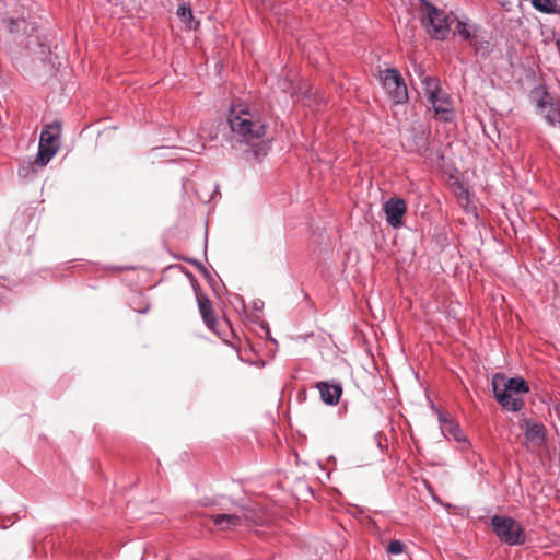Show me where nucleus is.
I'll use <instances>...</instances> for the list:
<instances>
[{
    "instance_id": "11",
    "label": "nucleus",
    "mask_w": 560,
    "mask_h": 560,
    "mask_svg": "<svg viewBox=\"0 0 560 560\" xmlns=\"http://www.w3.org/2000/svg\"><path fill=\"white\" fill-rule=\"evenodd\" d=\"M549 100V95L544 93V96L537 101V109L549 125L560 128V106L551 103Z\"/></svg>"
},
{
    "instance_id": "20",
    "label": "nucleus",
    "mask_w": 560,
    "mask_h": 560,
    "mask_svg": "<svg viewBox=\"0 0 560 560\" xmlns=\"http://www.w3.org/2000/svg\"><path fill=\"white\" fill-rule=\"evenodd\" d=\"M406 546L402 541L400 540H392L386 550L388 553H392V555H400L404 552Z\"/></svg>"
},
{
    "instance_id": "3",
    "label": "nucleus",
    "mask_w": 560,
    "mask_h": 560,
    "mask_svg": "<svg viewBox=\"0 0 560 560\" xmlns=\"http://www.w3.org/2000/svg\"><path fill=\"white\" fill-rule=\"evenodd\" d=\"M421 82L435 117L442 121H451L453 119L452 102L448 95L441 91L439 81L431 77H423Z\"/></svg>"
},
{
    "instance_id": "5",
    "label": "nucleus",
    "mask_w": 560,
    "mask_h": 560,
    "mask_svg": "<svg viewBox=\"0 0 560 560\" xmlns=\"http://www.w3.org/2000/svg\"><path fill=\"white\" fill-rule=\"evenodd\" d=\"M421 23L431 38L444 40L450 34L448 16L431 3L422 8Z\"/></svg>"
},
{
    "instance_id": "1",
    "label": "nucleus",
    "mask_w": 560,
    "mask_h": 560,
    "mask_svg": "<svg viewBox=\"0 0 560 560\" xmlns=\"http://www.w3.org/2000/svg\"><path fill=\"white\" fill-rule=\"evenodd\" d=\"M228 121L234 141L245 145V153H250L255 159L267 155L269 145L265 140L267 121L261 113L246 104L232 105Z\"/></svg>"
},
{
    "instance_id": "21",
    "label": "nucleus",
    "mask_w": 560,
    "mask_h": 560,
    "mask_svg": "<svg viewBox=\"0 0 560 560\" xmlns=\"http://www.w3.org/2000/svg\"><path fill=\"white\" fill-rule=\"evenodd\" d=\"M199 266L200 269L205 270V268L202 267V265L200 264H197Z\"/></svg>"
},
{
    "instance_id": "10",
    "label": "nucleus",
    "mask_w": 560,
    "mask_h": 560,
    "mask_svg": "<svg viewBox=\"0 0 560 560\" xmlns=\"http://www.w3.org/2000/svg\"><path fill=\"white\" fill-rule=\"evenodd\" d=\"M520 428L524 430L526 440L535 445H542L546 441L545 427L536 421L528 418H522L520 420Z\"/></svg>"
},
{
    "instance_id": "14",
    "label": "nucleus",
    "mask_w": 560,
    "mask_h": 560,
    "mask_svg": "<svg viewBox=\"0 0 560 560\" xmlns=\"http://www.w3.org/2000/svg\"><path fill=\"white\" fill-rule=\"evenodd\" d=\"M244 515L240 514H212L210 515V518L212 520L213 524L222 529H231L236 526H240L242 524Z\"/></svg>"
},
{
    "instance_id": "18",
    "label": "nucleus",
    "mask_w": 560,
    "mask_h": 560,
    "mask_svg": "<svg viewBox=\"0 0 560 560\" xmlns=\"http://www.w3.org/2000/svg\"><path fill=\"white\" fill-rule=\"evenodd\" d=\"M176 14L185 24L191 27L194 15L189 4L180 3L177 8Z\"/></svg>"
},
{
    "instance_id": "15",
    "label": "nucleus",
    "mask_w": 560,
    "mask_h": 560,
    "mask_svg": "<svg viewBox=\"0 0 560 560\" xmlns=\"http://www.w3.org/2000/svg\"><path fill=\"white\" fill-rule=\"evenodd\" d=\"M532 5L541 13L560 14V3L558 0H532Z\"/></svg>"
},
{
    "instance_id": "8",
    "label": "nucleus",
    "mask_w": 560,
    "mask_h": 560,
    "mask_svg": "<svg viewBox=\"0 0 560 560\" xmlns=\"http://www.w3.org/2000/svg\"><path fill=\"white\" fill-rule=\"evenodd\" d=\"M9 32L16 38H20V43L31 48L34 45L44 46V42L37 34L38 28L33 23L27 22L25 19H10L7 22Z\"/></svg>"
},
{
    "instance_id": "7",
    "label": "nucleus",
    "mask_w": 560,
    "mask_h": 560,
    "mask_svg": "<svg viewBox=\"0 0 560 560\" xmlns=\"http://www.w3.org/2000/svg\"><path fill=\"white\" fill-rule=\"evenodd\" d=\"M381 81L384 90L395 104H402L407 102V86L398 70L389 68L382 71Z\"/></svg>"
},
{
    "instance_id": "13",
    "label": "nucleus",
    "mask_w": 560,
    "mask_h": 560,
    "mask_svg": "<svg viewBox=\"0 0 560 560\" xmlns=\"http://www.w3.org/2000/svg\"><path fill=\"white\" fill-rule=\"evenodd\" d=\"M439 421L442 434L446 439H453L456 442H466V436L459 425L443 413H439Z\"/></svg>"
},
{
    "instance_id": "17",
    "label": "nucleus",
    "mask_w": 560,
    "mask_h": 560,
    "mask_svg": "<svg viewBox=\"0 0 560 560\" xmlns=\"http://www.w3.org/2000/svg\"><path fill=\"white\" fill-rule=\"evenodd\" d=\"M470 45L474 47L475 55L481 58H487L492 51V44L483 38L476 37Z\"/></svg>"
},
{
    "instance_id": "6",
    "label": "nucleus",
    "mask_w": 560,
    "mask_h": 560,
    "mask_svg": "<svg viewBox=\"0 0 560 560\" xmlns=\"http://www.w3.org/2000/svg\"><path fill=\"white\" fill-rule=\"evenodd\" d=\"M491 525L497 537L509 546L523 545L526 540L524 528L512 517L494 515Z\"/></svg>"
},
{
    "instance_id": "2",
    "label": "nucleus",
    "mask_w": 560,
    "mask_h": 560,
    "mask_svg": "<svg viewBox=\"0 0 560 560\" xmlns=\"http://www.w3.org/2000/svg\"><path fill=\"white\" fill-rule=\"evenodd\" d=\"M491 385L498 404L504 410L517 412L523 408L524 401L520 395L529 392V386L524 378H506L503 374L497 373L492 377Z\"/></svg>"
},
{
    "instance_id": "16",
    "label": "nucleus",
    "mask_w": 560,
    "mask_h": 560,
    "mask_svg": "<svg viewBox=\"0 0 560 560\" xmlns=\"http://www.w3.org/2000/svg\"><path fill=\"white\" fill-rule=\"evenodd\" d=\"M198 307L206 325L210 328L213 327L215 317L210 301L207 299L198 300Z\"/></svg>"
},
{
    "instance_id": "19",
    "label": "nucleus",
    "mask_w": 560,
    "mask_h": 560,
    "mask_svg": "<svg viewBox=\"0 0 560 560\" xmlns=\"http://www.w3.org/2000/svg\"><path fill=\"white\" fill-rule=\"evenodd\" d=\"M456 33L465 40H474L476 38V36L474 35V31L471 30V27L463 22V21H458L457 22V25H456Z\"/></svg>"
},
{
    "instance_id": "9",
    "label": "nucleus",
    "mask_w": 560,
    "mask_h": 560,
    "mask_svg": "<svg viewBox=\"0 0 560 560\" xmlns=\"http://www.w3.org/2000/svg\"><path fill=\"white\" fill-rule=\"evenodd\" d=\"M383 210L386 215V222L394 229H399L404 225L402 218L407 212V203L402 198H389L383 205Z\"/></svg>"
},
{
    "instance_id": "12",
    "label": "nucleus",
    "mask_w": 560,
    "mask_h": 560,
    "mask_svg": "<svg viewBox=\"0 0 560 560\" xmlns=\"http://www.w3.org/2000/svg\"><path fill=\"white\" fill-rule=\"evenodd\" d=\"M316 388L319 390L322 400L331 406L338 404L342 394V386L338 381L318 382Z\"/></svg>"
},
{
    "instance_id": "22",
    "label": "nucleus",
    "mask_w": 560,
    "mask_h": 560,
    "mask_svg": "<svg viewBox=\"0 0 560 560\" xmlns=\"http://www.w3.org/2000/svg\"><path fill=\"white\" fill-rule=\"evenodd\" d=\"M558 1H559V3H560V0H558Z\"/></svg>"
},
{
    "instance_id": "4",
    "label": "nucleus",
    "mask_w": 560,
    "mask_h": 560,
    "mask_svg": "<svg viewBox=\"0 0 560 560\" xmlns=\"http://www.w3.org/2000/svg\"><path fill=\"white\" fill-rule=\"evenodd\" d=\"M61 124L54 121L47 124L42 132L37 156L34 164L44 167L56 155L60 148Z\"/></svg>"
}]
</instances>
